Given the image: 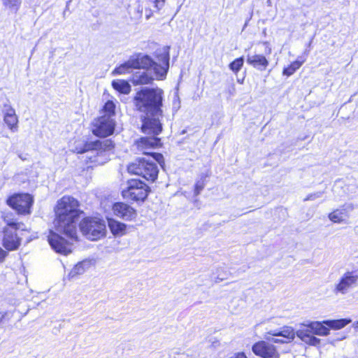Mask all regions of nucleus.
I'll use <instances>...</instances> for the list:
<instances>
[{"mask_svg": "<svg viewBox=\"0 0 358 358\" xmlns=\"http://www.w3.org/2000/svg\"><path fill=\"white\" fill-rule=\"evenodd\" d=\"M304 62V60L294 61L290 65H289L287 67L283 69L282 74L287 76H292L297 69H299L301 67V66L303 64Z\"/></svg>", "mask_w": 358, "mask_h": 358, "instance_id": "25", "label": "nucleus"}, {"mask_svg": "<svg viewBox=\"0 0 358 358\" xmlns=\"http://www.w3.org/2000/svg\"><path fill=\"white\" fill-rule=\"evenodd\" d=\"M135 69H143L153 72L155 78L163 80L166 78L169 68V54L164 51L157 57L159 64L154 62L150 57L139 54L131 57Z\"/></svg>", "mask_w": 358, "mask_h": 358, "instance_id": "6", "label": "nucleus"}, {"mask_svg": "<svg viewBox=\"0 0 358 358\" xmlns=\"http://www.w3.org/2000/svg\"><path fill=\"white\" fill-rule=\"evenodd\" d=\"M265 45H268V43L267 42H265L264 43ZM268 54H271V48L268 46H267V52H266Z\"/></svg>", "mask_w": 358, "mask_h": 358, "instance_id": "32", "label": "nucleus"}, {"mask_svg": "<svg viewBox=\"0 0 358 358\" xmlns=\"http://www.w3.org/2000/svg\"><path fill=\"white\" fill-rule=\"evenodd\" d=\"M27 232L15 231L14 230H10L9 229H4V236L3 240V245L8 250H17L21 241V237Z\"/></svg>", "mask_w": 358, "mask_h": 358, "instance_id": "11", "label": "nucleus"}, {"mask_svg": "<svg viewBox=\"0 0 358 358\" xmlns=\"http://www.w3.org/2000/svg\"><path fill=\"white\" fill-rule=\"evenodd\" d=\"M152 73L148 70L138 71L132 75L131 81L134 85L150 84L156 79L155 75H152Z\"/></svg>", "mask_w": 358, "mask_h": 358, "instance_id": "16", "label": "nucleus"}, {"mask_svg": "<svg viewBox=\"0 0 358 358\" xmlns=\"http://www.w3.org/2000/svg\"><path fill=\"white\" fill-rule=\"evenodd\" d=\"M246 61L248 64L259 71L265 70L268 65V61L265 56L259 54L248 55Z\"/></svg>", "mask_w": 358, "mask_h": 358, "instance_id": "17", "label": "nucleus"}, {"mask_svg": "<svg viewBox=\"0 0 358 358\" xmlns=\"http://www.w3.org/2000/svg\"><path fill=\"white\" fill-rule=\"evenodd\" d=\"M7 255V252L0 248V263L3 262L5 259V257Z\"/></svg>", "mask_w": 358, "mask_h": 358, "instance_id": "30", "label": "nucleus"}, {"mask_svg": "<svg viewBox=\"0 0 358 358\" xmlns=\"http://www.w3.org/2000/svg\"><path fill=\"white\" fill-rule=\"evenodd\" d=\"M165 0H154L155 7L159 10L164 5Z\"/></svg>", "mask_w": 358, "mask_h": 358, "instance_id": "29", "label": "nucleus"}, {"mask_svg": "<svg viewBox=\"0 0 358 358\" xmlns=\"http://www.w3.org/2000/svg\"><path fill=\"white\" fill-rule=\"evenodd\" d=\"M150 16H151V14H148V15H146V18H147V19H149Z\"/></svg>", "mask_w": 358, "mask_h": 358, "instance_id": "35", "label": "nucleus"}, {"mask_svg": "<svg viewBox=\"0 0 358 358\" xmlns=\"http://www.w3.org/2000/svg\"><path fill=\"white\" fill-rule=\"evenodd\" d=\"M350 320L341 319L336 320H326L322 322H311L308 324H302L301 328L295 333L290 327H283L280 331L271 330L267 333L273 337L266 336V338L275 343H288L292 342L295 335L303 342L311 345H317L320 340L313 336H327L329 334V329H339L348 324Z\"/></svg>", "mask_w": 358, "mask_h": 358, "instance_id": "2", "label": "nucleus"}, {"mask_svg": "<svg viewBox=\"0 0 358 358\" xmlns=\"http://www.w3.org/2000/svg\"><path fill=\"white\" fill-rule=\"evenodd\" d=\"M160 143V139L155 136L152 137H143L137 141L138 150L147 155L148 158H142L136 160L128 166V172L132 174L141 176L143 178L150 181H155L158 176L159 169L155 162L162 164L163 155L159 153L149 152V148H154Z\"/></svg>", "mask_w": 358, "mask_h": 358, "instance_id": "4", "label": "nucleus"}, {"mask_svg": "<svg viewBox=\"0 0 358 358\" xmlns=\"http://www.w3.org/2000/svg\"><path fill=\"white\" fill-rule=\"evenodd\" d=\"M108 227L114 236H122L126 234L127 225L113 218L108 219Z\"/></svg>", "mask_w": 358, "mask_h": 358, "instance_id": "19", "label": "nucleus"}, {"mask_svg": "<svg viewBox=\"0 0 358 358\" xmlns=\"http://www.w3.org/2000/svg\"><path fill=\"white\" fill-rule=\"evenodd\" d=\"M3 318V315H1V316H0V322L2 321Z\"/></svg>", "mask_w": 358, "mask_h": 358, "instance_id": "34", "label": "nucleus"}, {"mask_svg": "<svg viewBox=\"0 0 358 358\" xmlns=\"http://www.w3.org/2000/svg\"><path fill=\"white\" fill-rule=\"evenodd\" d=\"M3 121L12 132L18 130V117L15 109L10 104H5L3 109Z\"/></svg>", "mask_w": 358, "mask_h": 358, "instance_id": "14", "label": "nucleus"}, {"mask_svg": "<svg viewBox=\"0 0 358 358\" xmlns=\"http://www.w3.org/2000/svg\"><path fill=\"white\" fill-rule=\"evenodd\" d=\"M80 229L89 240L97 241L106 234V223L97 217H87L80 223Z\"/></svg>", "mask_w": 358, "mask_h": 358, "instance_id": "7", "label": "nucleus"}, {"mask_svg": "<svg viewBox=\"0 0 358 358\" xmlns=\"http://www.w3.org/2000/svg\"><path fill=\"white\" fill-rule=\"evenodd\" d=\"M215 343H216L217 345H219V342H218V341H216V342H215Z\"/></svg>", "mask_w": 358, "mask_h": 358, "instance_id": "36", "label": "nucleus"}, {"mask_svg": "<svg viewBox=\"0 0 358 358\" xmlns=\"http://www.w3.org/2000/svg\"><path fill=\"white\" fill-rule=\"evenodd\" d=\"M114 144L112 141L106 139L104 141H95L93 142L86 143L83 148H76L78 153H83L90 150L108 151L113 148Z\"/></svg>", "mask_w": 358, "mask_h": 358, "instance_id": "15", "label": "nucleus"}, {"mask_svg": "<svg viewBox=\"0 0 358 358\" xmlns=\"http://www.w3.org/2000/svg\"><path fill=\"white\" fill-rule=\"evenodd\" d=\"M101 115L94 118L91 123L92 134L98 137L105 138L113 134L116 125L115 104L108 101L101 111Z\"/></svg>", "mask_w": 358, "mask_h": 358, "instance_id": "5", "label": "nucleus"}, {"mask_svg": "<svg viewBox=\"0 0 358 358\" xmlns=\"http://www.w3.org/2000/svg\"><path fill=\"white\" fill-rule=\"evenodd\" d=\"M357 327H358V326H357Z\"/></svg>", "mask_w": 358, "mask_h": 358, "instance_id": "37", "label": "nucleus"}, {"mask_svg": "<svg viewBox=\"0 0 358 358\" xmlns=\"http://www.w3.org/2000/svg\"><path fill=\"white\" fill-rule=\"evenodd\" d=\"M253 352L263 358H278L279 354L275 348L266 341H260L252 346Z\"/></svg>", "mask_w": 358, "mask_h": 358, "instance_id": "13", "label": "nucleus"}, {"mask_svg": "<svg viewBox=\"0 0 358 358\" xmlns=\"http://www.w3.org/2000/svg\"><path fill=\"white\" fill-rule=\"evenodd\" d=\"M243 62L244 61L243 57L236 59L234 61L230 63V70H231L234 73H237L242 68Z\"/></svg>", "mask_w": 358, "mask_h": 358, "instance_id": "26", "label": "nucleus"}, {"mask_svg": "<svg viewBox=\"0 0 358 358\" xmlns=\"http://www.w3.org/2000/svg\"><path fill=\"white\" fill-rule=\"evenodd\" d=\"M37 236L35 235L31 236L30 237L27 238L28 241H31L33 238H36Z\"/></svg>", "mask_w": 358, "mask_h": 358, "instance_id": "33", "label": "nucleus"}, {"mask_svg": "<svg viewBox=\"0 0 358 358\" xmlns=\"http://www.w3.org/2000/svg\"><path fill=\"white\" fill-rule=\"evenodd\" d=\"M229 358H247V357L243 352H238L235 353Z\"/></svg>", "mask_w": 358, "mask_h": 358, "instance_id": "31", "label": "nucleus"}, {"mask_svg": "<svg viewBox=\"0 0 358 358\" xmlns=\"http://www.w3.org/2000/svg\"><path fill=\"white\" fill-rule=\"evenodd\" d=\"M2 6L9 13L16 14L22 5V0H1Z\"/></svg>", "mask_w": 358, "mask_h": 358, "instance_id": "21", "label": "nucleus"}, {"mask_svg": "<svg viewBox=\"0 0 358 358\" xmlns=\"http://www.w3.org/2000/svg\"><path fill=\"white\" fill-rule=\"evenodd\" d=\"M4 222L8 225L10 230L15 231L29 232V229L22 222H17L13 218L10 217L8 215H6L3 217Z\"/></svg>", "mask_w": 358, "mask_h": 358, "instance_id": "20", "label": "nucleus"}, {"mask_svg": "<svg viewBox=\"0 0 358 358\" xmlns=\"http://www.w3.org/2000/svg\"><path fill=\"white\" fill-rule=\"evenodd\" d=\"M88 266V263L85 262H81L78 263L69 272L68 277L69 279L75 278L78 275L83 274Z\"/></svg>", "mask_w": 358, "mask_h": 358, "instance_id": "24", "label": "nucleus"}, {"mask_svg": "<svg viewBox=\"0 0 358 358\" xmlns=\"http://www.w3.org/2000/svg\"><path fill=\"white\" fill-rule=\"evenodd\" d=\"M113 212L115 216L126 221L134 220L137 216L136 211L134 208L122 202L113 204Z\"/></svg>", "mask_w": 358, "mask_h": 358, "instance_id": "12", "label": "nucleus"}, {"mask_svg": "<svg viewBox=\"0 0 358 358\" xmlns=\"http://www.w3.org/2000/svg\"><path fill=\"white\" fill-rule=\"evenodd\" d=\"M323 192H317L312 194H308L306 198L303 199L304 201H313L317 199H319L322 196Z\"/></svg>", "mask_w": 358, "mask_h": 358, "instance_id": "27", "label": "nucleus"}, {"mask_svg": "<svg viewBox=\"0 0 358 358\" xmlns=\"http://www.w3.org/2000/svg\"><path fill=\"white\" fill-rule=\"evenodd\" d=\"M205 186L203 180H199L195 184V189L194 193L196 195H198L201 190L203 189Z\"/></svg>", "mask_w": 358, "mask_h": 358, "instance_id": "28", "label": "nucleus"}, {"mask_svg": "<svg viewBox=\"0 0 358 358\" xmlns=\"http://www.w3.org/2000/svg\"><path fill=\"white\" fill-rule=\"evenodd\" d=\"M348 208H338L330 213L328 215L329 219L338 224H348L349 217Z\"/></svg>", "mask_w": 358, "mask_h": 358, "instance_id": "18", "label": "nucleus"}, {"mask_svg": "<svg viewBox=\"0 0 358 358\" xmlns=\"http://www.w3.org/2000/svg\"><path fill=\"white\" fill-rule=\"evenodd\" d=\"M358 275L355 271H347L340 278L333 289L336 295L347 294L357 284Z\"/></svg>", "mask_w": 358, "mask_h": 358, "instance_id": "10", "label": "nucleus"}, {"mask_svg": "<svg viewBox=\"0 0 358 358\" xmlns=\"http://www.w3.org/2000/svg\"><path fill=\"white\" fill-rule=\"evenodd\" d=\"M112 85L115 90L122 94H128L131 92V86L127 81L123 80H113Z\"/></svg>", "mask_w": 358, "mask_h": 358, "instance_id": "23", "label": "nucleus"}, {"mask_svg": "<svg viewBox=\"0 0 358 358\" xmlns=\"http://www.w3.org/2000/svg\"><path fill=\"white\" fill-rule=\"evenodd\" d=\"M80 211L78 202L73 197L65 196L57 201L55 208L56 217L54 226L56 232L50 230L48 241L51 248L57 252L68 255L71 252V243L64 240L59 234H62L71 241L77 239L76 223Z\"/></svg>", "mask_w": 358, "mask_h": 358, "instance_id": "1", "label": "nucleus"}, {"mask_svg": "<svg viewBox=\"0 0 358 358\" xmlns=\"http://www.w3.org/2000/svg\"><path fill=\"white\" fill-rule=\"evenodd\" d=\"M7 203L18 214L27 215L31 213L33 198L29 194H17L9 197Z\"/></svg>", "mask_w": 358, "mask_h": 358, "instance_id": "8", "label": "nucleus"}, {"mask_svg": "<svg viewBox=\"0 0 358 358\" xmlns=\"http://www.w3.org/2000/svg\"><path fill=\"white\" fill-rule=\"evenodd\" d=\"M122 194L124 197L131 200L143 201L148 196V186L142 181L131 180Z\"/></svg>", "mask_w": 358, "mask_h": 358, "instance_id": "9", "label": "nucleus"}, {"mask_svg": "<svg viewBox=\"0 0 358 358\" xmlns=\"http://www.w3.org/2000/svg\"><path fill=\"white\" fill-rule=\"evenodd\" d=\"M162 101L163 90L159 88L144 87L136 92L134 98V106L145 114L141 127L144 133L157 136L162 132Z\"/></svg>", "mask_w": 358, "mask_h": 358, "instance_id": "3", "label": "nucleus"}, {"mask_svg": "<svg viewBox=\"0 0 358 358\" xmlns=\"http://www.w3.org/2000/svg\"><path fill=\"white\" fill-rule=\"evenodd\" d=\"M133 69H135V63H134L131 57H130L127 62L115 68L113 71V74L120 75L129 73Z\"/></svg>", "mask_w": 358, "mask_h": 358, "instance_id": "22", "label": "nucleus"}]
</instances>
